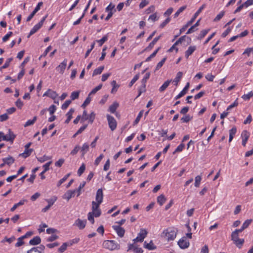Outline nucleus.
Instances as JSON below:
<instances>
[{"label": "nucleus", "instance_id": "22", "mask_svg": "<svg viewBox=\"0 0 253 253\" xmlns=\"http://www.w3.org/2000/svg\"><path fill=\"white\" fill-rule=\"evenodd\" d=\"M144 247L149 250H153L156 249V247L154 245L152 241H151L149 243H147L146 242H145Z\"/></svg>", "mask_w": 253, "mask_h": 253}, {"label": "nucleus", "instance_id": "6", "mask_svg": "<svg viewBox=\"0 0 253 253\" xmlns=\"http://www.w3.org/2000/svg\"><path fill=\"white\" fill-rule=\"evenodd\" d=\"M116 9L115 8V5L110 3V4L105 8V11L108 12V14L105 18V20L108 21L116 12Z\"/></svg>", "mask_w": 253, "mask_h": 253}, {"label": "nucleus", "instance_id": "53", "mask_svg": "<svg viewBox=\"0 0 253 253\" xmlns=\"http://www.w3.org/2000/svg\"><path fill=\"white\" fill-rule=\"evenodd\" d=\"M58 94L55 91L50 89V92L49 94V97L52 98L53 99H55L58 96Z\"/></svg>", "mask_w": 253, "mask_h": 253}, {"label": "nucleus", "instance_id": "37", "mask_svg": "<svg viewBox=\"0 0 253 253\" xmlns=\"http://www.w3.org/2000/svg\"><path fill=\"white\" fill-rule=\"evenodd\" d=\"M12 59H13L12 58H8L6 60L4 64L0 68V70H1L2 69H5V68H7L9 66V64L12 61Z\"/></svg>", "mask_w": 253, "mask_h": 253}, {"label": "nucleus", "instance_id": "25", "mask_svg": "<svg viewBox=\"0 0 253 253\" xmlns=\"http://www.w3.org/2000/svg\"><path fill=\"white\" fill-rule=\"evenodd\" d=\"M119 103L117 102H114L109 108V111L112 113H114L116 109L119 107Z\"/></svg>", "mask_w": 253, "mask_h": 253}, {"label": "nucleus", "instance_id": "1", "mask_svg": "<svg viewBox=\"0 0 253 253\" xmlns=\"http://www.w3.org/2000/svg\"><path fill=\"white\" fill-rule=\"evenodd\" d=\"M103 198V193L102 189L100 188L97 190L96 194L95 200L96 202L92 201L91 203L92 207L91 212L95 213V217H99L101 213V210L99 209L100 205L101 204Z\"/></svg>", "mask_w": 253, "mask_h": 253}, {"label": "nucleus", "instance_id": "27", "mask_svg": "<svg viewBox=\"0 0 253 253\" xmlns=\"http://www.w3.org/2000/svg\"><path fill=\"white\" fill-rule=\"evenodd\" d=\"M26 200H21L19 202L15 204L10 209L11 211H14L19 206H22L24 204V203L26 202Z\"/></svg>", "mask_w": 253, "mask_h": 253}, {"label": "nucleus", "instance_id": "30", "mask_svg": "<svg viewBox=\"0 0 253 253\" xmlns=\"http://www.w3.org/2000/svg\"><path fill=\"white\" fill-rule=\"evenodd\" d=\"M41 27L37 24L34 26V27L31 29L28 38H29L31 35L35 34L38 30H39Z\"/></svg>", "mask_w": 253, "mask_h": 253}, {"label": "nucleus", "instance_id": "12", "mask_svg": "<svg viewBox=\"0 0 253 253\" xmlns=\"http://www.w3.org/2000/svg\"><path fill=\"white\" fill-rule=\"evenodd\" d=\"M86 223V220H82L80 218L77 219L74 224V225L78 227L80 229H83L84 228Z\"/></svg>", "mask_w": 253, "mask_h": 253}, {"label": "nucleus", "instance_id": "11", "mask_svg": "<svg viewBox=\"0 0 253 253\" xmlns=\"http://www.w3.org/2000/svg\"><path fill=\"white\" fill-rule=\"evenodd\" d=\"M241 137L242 138V145L245 146L250 137V133L247 130H245L242 132Z\"/></svg>", "mask_w": 253, "mask_h": 253}, {"label": "nucleus", "instance_id": "52", "mask_svg": "<svg viewBox=\"0 0 253 253\" xmlns=\"http://www.w3.org/2000/svg\"><path fill=\"white\" fill-rule=\"evenodd\" d=\"M239 234L236 233L235 231H233L231 234V240L233 241H237L239 238H238Z\"/></svg>", "mask_w": 253, "mask_h": 253}, {"label": "nucleus", "instance_id": "40", "mask_svg": "<svg viewBox=\"0 0 253 253\" xmlns=\"http://www.w3.org/2000/svg\"><path fill=\"white\" fill-rule=\"evenodd\" d=\"M186 5H184V6H183L180 7L178 9V10L174 14V17L176 18L177 17H178V15H179V14L181 12H182L183 11H184L186 9Z\"/></svg>", "mask_w": 253, "mask_h": 253}, {"label": "nucleus", "instance_id": "29", "mask_svg": "<svg viewBox=\"0 0 253 253\" xmlns=\"http://www.w3.org/2000/svg\"><path fill=\"white\" fill-rule=\"evenodd\" d=\"M171 82V80H168L166 81L164 84L160 87L159 91L160 92L164 91L169 85L170 83Z\"/></svg>", "mask_w": 253, "mask_h": 253}, {"label": "nucleus", "instance_id": "62", "mask_svg": "<svg viewBox=\"0 0 253 253\" xmlns=\"http://www.w3.org/2000/svg\"><path fill=\"white\" fill-rule=\"evenodd\" d=\"M107 36H104L101 40L97 41V42L99 43L100 46H102V44L107 40Z\"/></svg>", "mask_w": 253, "mask_h": 253}, {"label": "nucleus", "instance_id": "34", "mask_svg": "<svg viewBox=\"0 0 253 253\" xmlns=\"http://www.w3.org/2000/svg\"><path fill=\"white\" fill-rule=\"evenodd\" d=\"M37 120V117H34L32 120H28L24 125V127H27L33 125Z\"/></svg>", "mask_w": 253, "mask_h": 253}, {"label": "nucleus", "instance_id": "14", "mask_svg": "<svg viewBox=\"0 0 253 253\" xmlns=\"http://www.w3.org/2000/svg\"><path fill=\"white\" fill-rule=\"evenodd\" d=\"M76 192V190H68L64 194L63 198L69 201L72 197L74 196Z\"/></svg>", "mask_w": 253, "mask_h": 253}, {"label": "nucleus", "instance_id": "28", "mask_svg": "<svg viewBox=\"0 0 253 253\" xmlns=\"http://www.w3.org/2000/svg\"><path fill=\"white\" fill-rule=\"evenodd\" d=\"M200 20H198L197 22L192 26H191L187 31L186 34H189L194 32L196 30L195 28L199 25Z\"/></svg>", "mask_w": 253, "mask_h": 253}, {"label": "nucleus", "instance_id": "19", "mask_svg": "<svg viewBox=\"0 0 253 253\" xmlns=\"http://www.w3.org/2000/svg\"><path fill=\"white\" fill-rule=\"evenodd\" d=\"M2 161L5 162L6 165L10 166L14 162L15 159L12 157L9 156L7 158H3Z\"/></svg>", "mask_w": 253, "mask_h": 253}, {"label": "nucleus", "instance_id": "32", "mask_svg": "<svg viewBox=\"0 0 253 253\" xmlns=\"http://www.w3.org/2000/svg\"><path fill=\"white\" fill-rule=\"evenodd\" d=\"M210 29L203 30H202L198 37V39L201 40L209 32Z\"/></svg>", "mask_w": 253, "mask_h": 253}, {"label": "nucleus", "instance_id": "20", "mask_svg": "<svg viewBox=\"0 0 253 253\" xmlns=\"http://www.w3.org/2000/svg\"><path fill=\"white\" fill-rule=\"evenodd\" d=\"M75 112V109L73 108H71L70 109L69 111L66 114V116L67 117V119L65 121V123L66 124H68L71 120L72 118V115Z\"/></svg>", "mask_w": 253, "mask_h": 253}, {"label": "nucleus", "instance_id": "42", "mask_svg": "<svg viewBox=\"0 0 253 253\" xmlns=\"http://www.w3.org/2000/svg\"><path fill=\"white\" fill-rule=\"evenodd\" d=\"M70 175V173H68L64 176L63 178L61 179L58 182L57 186L59 187L63 182H64L68 177Z\"/></svg>", "mask_w": 253, "mask_h": 253}, {"label": "nucleus", "instance_id": "36", "mask_svg": "<svg viewBox=\"0 0 253 253\" xmlns=\"http://www.w3.org/2000/svg\"><path fill=\"white\" fill-rule=\"evenodd\" d=\"M94 216H95V213L89 212L87 215L88 220L93 224L94 222Z\"/></svg>", "mask_w": 253, "mask_h": 253}, {"label": "nucleus", "instance_id": "26", "mask_svg": "<svg viewBox=\"0 0 253 253\" xmlns=\"http://www.w3.org/2000/svg\"><path fill=\"white\" fill-rule=\"evenodd\" d=\"M166 200L167 199L165 196L163 194H161L157 197V203L160 206H162L166 201Z\"/></svg>", "mask_w": 253, "mask_h": 253}, {"label": "nucleus", "instance_id": "48", "mask_svg": "<svg viewBox=\"0 0 253 253\" xmlns=\"http://www.w3.org/2000/svg\"><path fill=\"white\" fill-rule=\"evenodd\" d=\"M166 59L167 57H164L160 62L158 63L156 66V70H159L160 68H161L163 66Z\"/></svg>", "mask_w": 253, "mask_h": 253}, {"label": "nucleus", "instance_id": "33", "mask_svg": "<svg viewBox=\"0 0 253 253\" xmlns=\"http://www.w3.org/2000/svg\"><path fill=\"white\" fill-rule=\"evenodd\" d=\"M182 73L179 72L177 73L176 78L174 79L173 82L175 83V85H177V83L179 82L180 80L182 78Z\"/></svg>", "mask_w": 253, "mask_h": 253}, {"label": "nucleus", "instance_id": "43", "mask_svg": "<svg viewBox=\"0 0 253 253\" xmlns=\"http://www.w3.org/2000/svg\"><path fill=\"white\" fill-rule=\"evenodd\" d=\"M79 94H80L79 91L73 92L71 94V98L72 100H74L76 99H78L79 96Z\"/></svg>", "mask_w": 253, "mask_h": 253}, {"label": "nucleus", "instance_id": "63", "mask_svg": "<svg viewBox=\"0 0 253 253\" xmlns=\"http://www.w3.org/2000/svg\"><path fill=\"white\" fill-rule=\"evenodd\" d=\"M37 159H38V161H39L40 162L43 163V162H45V161L49 159L50 158L45 155H44L43 157H41V158L37 157Z\"/></svg>", "mask_w": 253, "mask_h": 253}, {"label": "nucleus", "instance_id": "51", "mask_svg": "<svg viewBox=\"0 0 253 253\" xmlns=\"http://www.w3.org/2000/svg\"><path fill=\"white\" fill-rule=\"evenodd\" d=\"M184 147H185V145L183 143H181L176 148L175 150L173 152V154H174L176 152H179L182 151Z\"/></svg>", "mask_w": 253, "mask_h": 253}, {"label": "nucleus", "instance_id": "61", "mask_svg": "<svg viewBox=\"0 0 253 253\" xmlns=\"http://www.w3.org/2000/svg\"><path fill=\"white\" fill-rule=\"evenodd\" d=\"M86 182L84 181L83 183H81L78 189H76L77 192H78V196H79L81 194V189L85 186Z\"/></svg>", "mask_w": 253, "mask_h": 253}, {"label": "nucleus", "instance_id": "7", "mask_svg": "<svg viewBox=\"0 0 253 253\" xmlns=\"http://www.w3.org/2000/svg\"><path fill=\"white\" fill-rule=\"evenodd\" d=\"M109 126L112 131H114L117 127V122L114 118L110 115H107Z\"/></svg>", "mask_w": 253, "mask_h": 253}, {"label": "nucleus", "instance_id": "18", "mask_svg": "<svg viewBox=\"0 0 253 253\" xmlns=\"http://www.w3.org/2000/svg\"><path fill=\"white\" fill-rule=\"evenodd\" d=\"M41 242V238L39 236H36L30 241L29 244L31 245L35 246L40 244Z\"/></svg>", "mask_w": 253, "mask_h": 253}, {"label": "nucleus", "instance_id": "8", "mask_svg": "<svg viewBox=\"0 0 253 253\" xmlns=\"http://www.w3.org/2000/svg\"><path fill=\"white\" fill-rule=\"evenodd\" d=\"M147 232L145 229H141L140 232L139 233L138 236L133 240L134 242H142L144 239L146 237L147 234Z\"/></svg>", "mask_w": 253, "mask_h": 253}, {"label": "nucleus", "instance_id": "47", "mask_svg": "<svg viewBox=\"0 0 253 253\" xmlns=\"http://www.w3.org/2000/svg\"><path fill=\"white\" fill-rule=\"evenodd\" d=\"M85 166L84 164H83L78 170V174L79 176H81L83 172L84 171Z\"/></svg>", "mask_w": 253, "mask_h": 253}, {"label": "nucleus", "instance_id": "57", "mask_svg": "<svg viewBox=\"0 0 253 253\" xmlns=\"http://www.w3.org/2000/svg\"><path fill=\"white\" fill-rule=\"evenodd\" d=\"M56 200V198H55L54 199V200H53V201H52L51 203L50 204H49L47 206H46L45 208H44L42 210V212H46L49 209V208L51 207V206L54 204V203L55 202V201Z\"/></svg>", "mask_w": 253, "mask_h": 253}, {"label": "nucleus", "instance_id": "59", "mask_svg": "<svg viewBox=\"0 0 253 253\" xmlns=\"http://www.w3.org/2000/svg\"><path fill=\"white\" fill-rule=\"evenodd\" d=\"M90 101L91 99L89 97V96L88 95V96L85 99L83 104L82 105V107L83 108H85L88 104H89Z\"/></svg>", "mask_w": 253, "mask_h": 253}, {"label": "nucleus", "instance_id": "5", "mask_svg": "<svg viewBox=\"0 0 253 253\" xmlns=\"http://www.w3.org/2000/svg\"><path fill=\"white\" fill-rule=\"evenodd\" d=\"M95 117V114L92 112L89 115H87L86 111L83 112V116L82 117L81 122H83L85 120H88L89 123L92 124Z\"/></svg>", "mask_w": 253, "mask_h": 253}, {"label": "nucleus", "instance_id": "41", "mask_svg": "<svg viewBox=\"0 0 253 253\" xmlns=\"http://www.w3.org/2000/svg\"><path fill=\"white\" fill-rule=\"evenodd\" d=\"M143 113V110H141L139 113L137 118L135 120V121L133 122V125H135L138 123V122L140 121V118L142 117Z\"/></svg>", "mask_w": 253, "mask_h": 253}, {"label": "nucleus", "instance_id": "4", "mask_svg": "<svg viewBox=\"0 0 253 253\" xmlns=\"http://www.w3.org/2000/svg\"><path fill=\"white\" fill-rule=\"evenodd\" d=\"M206 5L203 4L200 8L198 10V11L194 14L193 17L186 24H185L184 26H183L180 29V34H181L183 32L185 31V30L190 26L195 21V19L197 18V17L198 16V15L200 13V12L202 11V10L205 8Z\"/></svg>", "mask_w": 253, "mask_h": 253}, {"label": "nucleus", "instance_id": "9", "mask_svg": "<svg viewBox=\"0 0 253 253\" xmlns=\"http://www.w3.org/2000/svg\"><path fill=\"white\" fill-rule=\"evenodd\" d=\"M178 245L181 249H185L189 246V242L186 241L185 237H182L178 242Z\"/></svg>", "mask_w": 253, "mask_h": 253}, {"label": "nucleus", "instance_id": "13", "mask_svg": "<svg viewBox=\"0 0 253 253\" xmlns=\"http://www.w3.org/2000/svg\"><path fill=\"white\" fill-rule=\"evenodd\" d=\"M67 65V60L64 59V61L58 65L56 69L60 73L63 74Z\"/></svg>", "mask_w": 253, "mask_h": 253}, {"label": "nucleus", "instance_id": "2", "mask_svg": "<svg viewBox=\"0 0 253 253\" xmlns=\"http://www.w3.org/2000/svg\"><path fill=\"white\" fill-rule=\"evenodd\" d=\"M177 232L175 231L172 228H169L163 231L161 234V237L165 238L168 241L174 240L176 238Z\"/></svg>", "mask_w": 253, "mask_h": 253}, {"label": "nucleus", "instance_id": "38", "mask_svg": "<svg viewBox=\"0 0 253 253\" xmlns=\"http://www.w3.org/2000/svg\"><path fill=\"white\" fill-rule=\"evenodd\" d=\"M253 96V92L251 91L248 94H244L242 98L245 100H249L251 97Z\"/></svg>", "mask_w": 253, "mask_h": 253}, {"label": "nucleus", "instance_id": "3", "mask_svg": "<svg viewBox=\"0 0 253 253\" xmlns=\"http://www.w3.org/2000/svg\"><path fill=\"white\" fill-rule=\"evenodd\" d=\"M102 247L105 249L112 251L115 250H119L120 245L116 243L114 240H105L102 243Z\"/></svg>", "mask_w": 253, "mask_h": 253}, {"label": "nucleus", "instance_id": "24", "mask_svg": "<svg viewBox=\"0 0 253 253\" xmlns=\"http://www.w3.org/2000/svg\"><path fill=\"white\" fill-rule=\"evenodd\" d=\"M160 37H161V36H158L157 37L153 39V40L152 41V42L151 43H150L149 45L146 48L145 50H148L149 49H152L154 47L155 44L160 39Z\"/></svg>", "mask_w": 253, "mask_h": 253}, {"label": "nucleus", "instance_id": "35", "mask_svg": "<svg viewBox=\"0 0 253 253\" xmlns=\"http://www.w3.org/2000/svg\"><path fill=\"white\" fill-rule=\"evenodd\" d=\"M244 243V239H239L237 241L234 242V243L239 248H241V247L242 246Z\"/></svg>", "mask_w": 253, "mask_h": 253}, {"label": "nucleus", "instance_id": "16", "mask_svg": "<svg viewBox=\"0 0 253 253\" xmlns=\"http://www.w3.org/2000/svg\"><path fill=\"white\" fill-rule=\"evenodd\" d=\"M6 141H10L11 143H13L16 135L13 133V132L10 129H8V133L6 135Z\"/></svg>", "mask_w": 253, "mask_h": 253}, {"label": "nucleus", "instance_id": "21", "mask_svg": "<svg viewBox=\"0 0 253 253\" xmlns=\"http://www.w3.org/2000/svg\"><path fill=\"white\" fill-rule=\"evenodd\" d=\"M33 149H25L24 152L20 154H19V156H22V157L24 158H26L33 152Z\"/></svg>", "mask_w": 253, "mask_h": 253}, {"label": "nucleus", "instance_id": "56", "mask_svg": "<svg viewBox=\"0 0 253 253\" xmlns=\"http://www.w3.org/2000/svg\"><path fill=\"white\" fill-rule=\"evenodd\" d=\"M71 103V100H68L65 101L64 103L62 105L61 108L63 110H65L68 108L69 105Z\"/></svg>", "mask_w": 253, "mask_h": 253}, {"label": "nucleus", "instance_id": "58", "mask_svg": "<svg viewBox=\"0 0 253 253\" xmlns=\"http://www.w3.org/2000/svg\"><path fill=\"white\" fill-rule=\"evenodd\" d=\"M17 240L18 242L15 244L16 247H20L24 244V242L23 241V239L21 237H19Z\"/></svg>", "mask_w": 253, "mask_h": 253}, {"label": "nucleus", "instance_id": "17", "mask_svg": "<svg viewBox=\"0 0 253 253\" xmlns=\"http://www.w3.org/2000/svg\"><path fill=\"white\" fill-rule=\"evenodd\" d=\"M51 162H49L43 166L44 170L40 174L42 179H45V177L44 175V173L49 169V166L51 165Z\"/></svg>", "mask_w": 253, "mask_h": 253}, {"label": "nucleus", "instance_id": "15", "mask_svg": "<svg viewBox=\"0 0 253 253\" xmlns=\"http://www.w3.org/2000/svg\"><path fill=\"white\" fill-rule=\"evenodd\" d=\"M189 83H187L183 90L175 97V99H178L184 96L187 93V91L189 87Z\"/></svg>", "mask_w": 253, "mask_h": 253}, {"label": "nucleus", "instance_id": "55", "mask_svg": "<svg viewBox=\"0 0 253 253\" xmlns=\"http://www.w3.org/2000/svg\"><path fill=\"white\" fill-rule=\"evenodd\" d=\"M238 99L237 98L233 103H232L227 107V111L230 110L233 108L237 107L238 105Z\"/></svg>", "mask_w": 253, "mask_h": 253}, {"label": "nucleus", "instance_id": "64", "mask_svg": "<svg viewBox=\"0 0 253 253\" xmlns=\"http://www.w3.org/2000/svg\"><path fill=\"white\" fill-rule=\"evenodd\" d=\"M191 118H190L189 115L185 116V117H182L181 119V120L182 122L184 123H188L191 120Z\"/></svg>", "mask_w": 253, "mask_h": 253}, {"label": "nucleus", "instance_id": "54", "mask_svg": "<svg viewBox=\"0 0 253 253\" xmlns=\"http://www.w3.org/2000/svg\"><path fill=\"white\" fill-rule=\"evenodd\" d=\"M139 77V74H136L134 78L132 79V80L130 81L129 86L131 87L134 83L135 82L137 81Z\"/></svg>", "mask_w": 253, "mask_h": 253}, {"label": "nucleus", "instance_id": "49", "mask_svg": "<svg viewBox=\"0 0 253 253\" xmlns=\"http://www.w3.org/2000/svg\"><path fill=\"white\" fill-rule=\"evenodd\" d=\"M68 245L67 243H64L63 245L58 249V252L60 253H63L67 249Z\"/></svg>", "mask_w": 253, "mask_h": 253}, {"label": "nucleus", "instance_id": "44", "mask_svg": "<svg viewBox=\"0 0 253 253\" xmlns=\"http://www.w3.org/2000/svg\"><path fill=\"white\" fill-rule=\"evenodd\" d=\"M224 14H225V11H222L221 12H220L216 16V17L214 19L213 21L217 22V21H219L222 18V17L224 16Z\"/></svg>", "mask_w": 253, "mask_h": 253}, {"label": "nucleus", "instance_id": "60", "mask_svg": "<svg viewBox=\"0 0 253 253\" xmlns=\"http://www.w3.org/2000/svg\"><path fill=\"white\" fill-rule=\"evenodd\" d=\"M201 180V177L200 175H198L195 177V186L197 187L200 185V181Z\"/></svg>", "mask_w": 253, "mask_h": 253}, {"label": "nucleus", "instance_id": "31", "mask_svg": "<svg viewBox=\"0 0 253 253\" xmlns=\"http://www.w3.org/2000/svg\"><path fill=\"white\" fill-rule=\"evenodd\" d=\"M104 69V66H102L99 67L98 68L95 69L92 74V76H94L101 74V73L102 72Z\"/></svg>", "mask_w": 253, "mask_h": 253}, {"label": "nucleus", "instance_id": "46", "mask_svg": "<svg viewBox=\"0 0 253 253\" xmlns=\"http://www.w3.org/2000/svg\"><path fill=\"white\" fill-rule=\"evenodd\" d=\"M102 86V84H100L99 85H98V86L95 87L89 93V96L91 94H95L97 91H98L99 90H100Z\"/></svg>", "mask_w": 253, "mask_h": 253}, {"label": "nucleus", "instance_id": "50", "mask_svg": "<svg viewBox=\"0 0 253 253\" xmlns=\"http://www.w3.org/2000/svg\"><path fill=\"white\" fill-rule=\"evenodd\" d=\"M252 221H253L252 219L246 220L242 225V227H243V229H245L249 227V226L250 225V224L252 223Z\"/></svg>", "mask_w": 253, "mask_h": 253}, {"label": "nucleus", "instance_id": "10", "mask_svg": "<svg viewBox=\"0 0 253 253\" xmlns=\"http://www.w3.org/2000/svg\"><path fill=\"white\" fill-rule=\"evenodd\" d=\"M112 227L116 231L120 237L122 238L124 237L125 233V230L123 227L118 225H113Z\"/></svg>", "mask_w": 253, "mask_h": 253}, {"label": "nucleus", "instance_id": "45", "mask_svg": "<svg viewBox=\"0 0 253 253\" xmlns=\"http://www.w3.org/2000/svg\"><path fill=\"white\" fill-rule=\"evenodd\" d=\"M27 253H44V252L40 251L38 248H32L31 250L28 251Z\"/></svg>", "mask_w": 253, "mask_h": 253}, {"label": "nucleus", "instance_id": "23", "mask_svg": "<svg viewBox=\"0 0 253 253\" xmlns=\"http://www.w3.org/2000/svg\"><path fill=\"white\" fill-rule=\"evenodd\" d=\"M196 50V46H190L188 47L187 50L185 52V57L188 58V57L191 55L193 52Z\"/></svg>", "mask_w": 253, "mask_h": 253}, {"label": "nucleus", "instance_id": "39", "mask_svg": "<svg viewBox=\"0 0 253 253\" xmlns=\"http://www.w3.org/2000/svg\"><path fill=\"white\" fill-rule=\"evenodd\" d=\"M89 150V145L87 143H84L82 147V152L83 155H84Z\"/></svg>", "mask_w": 253, "mask_h": 253}]
</instances>
